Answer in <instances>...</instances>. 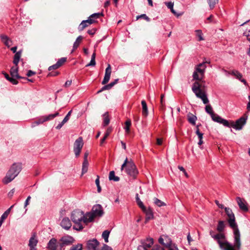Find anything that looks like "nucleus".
<instances>
[{
	"mask_svg": "<svg viewBox=\"0 0 250 250\" xmlns=\"http://www.w3.org/2000/svg\"><path fill=\"white\" fill-rule=\"evenodd\" d=\"M207 63H209V62H205L196 65L192 74L193 80L196 81L192 84V90L197 98L202 100L204 104H207L209 102L204 88L205 83L204 78Z\"/></svg>",
	"mask_w": 250,
	"mask_h": 250,
	"instance_id": "1",
	"label": "nucleus"
},
{
	"mask_svg": "<svg viewBox=\"0 0 250 250\" xmlns=\"http://www.w3.org/2000/svg\"><path fill=\"white\" fill-rule=\"evenodd\" d=\"M224 209L229 217L228 222L229 226L233 230L234 246L237 250H240L241 247V235L237 224L235 222L234 215L230 208L225 207Z\"/></svg>",
	"mask_w": 250,
	"mask_h": 250,
	"instance_id": "2",
	"label": "nucleus"
},
{
	"mask_svg": "<svg viewBox=\"0 0 250 250\" xmlns=\"http://www.w3.org/2000/svg\"><path fill=\"white\" fill-rule=\"evenodd\" d=\"M71 219L74 223L73 229L78 231L82 230L83 229L82 222L86 225L89 223V221L85 222V220L88 219V217L86 216V213L84 214L83 211L79 209L74 210L72 212Z\"/></svg>",
	"mask_w": 250,
	"mask_h": 250,
	"instance_id": "3",
	"label": "nucleus"
},
{
	"mask_svg": "<svg viewBox=\"0 0 250 250\" xmlns=\"http://www.w3.org/2000/svg\"><path fill=\"white\" fill-rule=\"evenodd\" d=\"M125 169L126 173L133 179L136 178L139 172L133 161L130 159L128 160L126 158L124 163L121 166V170Z\"/></svg>",
	"mask_w": 250,
	"mask_h": 250,
	"instance_id": "4",
	"label": "nucleus"
},
{
	"mask_svg": "<svg viewBox=\"0 0 250 250\" xmlns=\"http://www.w3.org/2000/svg\"><path fill=\"white\" fill-rule=\"evenodd\" d=\"M21 170V164H13L7 172L6 176L3 178L2 183L5 185L10 183L19 174Z\"/></svg>",
	"mask_w": 250,
	"mask_h": 250,
	"instance_id": "5",
	"label": "nucleus"
},
{
	"mask_svg": "<svg viewBox=\"0 0 250 250\" xmlns=\"http://www.w3.org/2000/svg\"><path fill=\"white\" fill-rule=\"evenodd\" d=\"M225 238V235L223 233L216 234L215 236H213V239L217 241L220 248L223 250H238L234 246V241L233 242V245L229 242L225 241L222 242L221 239Z\"/></svg>",
	"mask_w": 250,
	"mask_h": 250,
	"instance_id": "6",
	"label": "nucleus"
},
{
	"mask_svg": "<svg viewBox=\"0 0 250 250\" xmlns=\"http://www.w3.org/2000/svg\"><path fill=\"white\" fill-rule=\"evenodd\" d=\"M104 214V210L102 206L100 204H96L92 207L91 211L86 213V216L88 219L85 222L89 221V223L93 221L96 217H101Z\"/></svg>",
	"mask_w": 250,
	"mask_h": 250,
	"instance_id": "7",
	"label": "nucleus"
},
{
	"mask_svg": "<svg viewBox=\"0 0 250 250\" xmlns=\"http://www.w3.org/2000/svg\"><path fill=\"white\" fill-rule=\"evenodd\" d=\"M153 243V239L150 237L141 239L140 245L138 247L137 250H149Z\"/></svg>",
	"mask_w": 250,
	"mask_h": 250,
	"instance_id": "8",
	"label": "nucleus"
},
{
	"mask_svg": "<svg viewBox=\"0 0 250 250\" xmlns=\"http://www.w3.org/2000/svg\"><path fill=\"white\" fill-rule=\"evenodd\" d=\"M74 242V239L69 235L62 237L59 240V247L61 250H64V247L72 245Z\"/></svg>",
	"mask_w": 250,
	"mask_h": 250,
	"instance_id": "9",
	"label": "nucleus"
},
{
	"mask_svg": "<svg viewBox=\"0 0 250 250\" xmlns=\"http://www.w3.org/2000/svg\"><path fill=\"white\" fill-rule=\"evenodd\" d=\"M246 120L247 118L242 117L235 122L232 121H229V126H227V127H232L236 130H241L245 125Z\"/></svg>",
	"mask_w": 250,
	"mask_h": 250,
	"instance_id": "10",
	"label": "nucleus"
},
{
	"mask_svg": "<svg viewBox=\"0 0 250 250\" xmlns=\"http://www.w3.org/2000/svg\"><path fill=\"white\" fill-rule=\"evenodd\" d=\"M83 143L82 137L78 138L74 144V152L76 157L79 156L83 146Z\"/></svg>",
	"mask_w": 250,
	"mask_h": 250,
	"instance_id": "11",
	"label": "nucleus"
},
{
	"mask_svg": "<svg viewBox=\"0 0 250 250\" xmlns=\"http://www.w3.org/2000/svg\"><path fill=\"white\" fill-rule=\"evenodd\" d=\"M212 120L217 123L222 124L225 126H229V121L227 120L223 119L220 116L214 113L211 116Z\"/></svg>",
	"mask_w": 250,
	"mask_h": 250,
	"instance_id": "12",
	"label": "nucleus"
},
{
	"mask_svg": "<svg viewBox=\"0 0 250 250\" xmlns=\"http://www.w3.org/2000/svg\"><path fill=\"white\" fill-rule=\"evenodd\" d=\"M47 248L50 250H61L59 247V241L54 238L49 240L47 244Z\"/></svg>",
	"mask_w": 250,
	"mask_h": 250,
	"instance_id": "13",
	"label": "nucleus"
},
{
	"mask_svg": "<svg viewBox=\"0 0 250 250\" xmlns=\"http://www.w3.org/2000/svg\"><path fill=\"white\" fill-rule=\"evenodd\" d=\"M99 242L96 239L90 240L87 242V250H98L97 249Z\"/></svg>",
	"mask_w": 250,
	"mask_h": 250,
	"instance_id": "14",
	"label": "nucleus"
},
{
	"mask_svg": "<svg viewBox=\"0 0 250 250\" xmlns=\"http://www.w3.org/2000/svg\"><path fill=\"white\" fill-rule=\"evenodd\" d=\"M38 242L35 234H33L29 239L28 246L30 247V250H36V247Z\"/></svg>",
	"mask_w": 250,
	"mask_h": 250,
	"instance_id": "15",
	"label": "nucleus"
},
{
	"mask_svg": "<svg viewBox=\"0 0 250 250\" xmlns=\"http://www.w3.org/2000/svg\"><path fill=\"white\" fill-rule=\"evenodd\" d=\"M60 225L62 228L66 230L69 229L72 226L71 222L69 219L67 217L63 218L61 222Z\"/></svg>",
	"mask_w": 250,
	"mask_h": 250,
	"instance_id": "16",
	"label": "nucleus"
},
{
	"mask_svg": "<svg viewBox=\"0 0 250 250\" xmlns=\"http://www.w3.org/2000/svg\"><path fill=\"white\" fill-rule=\"evenodd\" d=\"M236 201L241 210L245 211H247L248 210V207L244 200L239 197H237L236 198Z\"/></svg>",
	"mask_w": 250,
	"mask_h": 250,
	"instance_id": "17",
	"label": "nucleus"
},
{
	"mask_svg": "<svg viewBox=\"0 0 250 250\" xmlns=\"http://www.w3.org/2000/svg\"><path fill=\"white\" fill-rule=\"evenodd\" d=\"M10 74L11 76L14 78L20 79L22 78L18 74V65H15L11 67L10 69Z\"/></svg>",
	"mask_w": 250,
	"mask_h": 250,
	"instance_id": "18",
	"label": "nucleus"
},
{
	"mask_svg": "<svg viewBox=\"0 0 250 250\" xmlns=\"http://www.w3.org/2000/svg\"><path fill=\"white\" fill-rule=\"evenodd\" d=\"M0 39L2 42L8 47H9L12 45V41L8 38V37L5 35H1Z\"/></svg>",
	"mask_w": 250,
	"mask_h": 250,
	"instance_id": "19",
	"label": "nucleus"
},
{
	"mask_svg": "<svg viewBox=\"0 0 250 250\" xmlns=\"http://www.w3.org/2000/svg\"><path fill=\"white\" fill-rule=\"evenodd\" d=\"M118 79H116L114 80V82H112L109 83L108 84L105 85L104 86L102 89L98 91V93H99L105 90H109L115 84H116L118 81Z\"/></svg>",
	"mask_w": 250,
	"mask_h": 250,
	"instance_id": "20",
	"label": "nucleus"
},
{
	"mask_svg": "<svg viewBox=\"0 0 250 250\" xmlns=\"http://www.w3.org/2000/svg\"><path fill=\"white\" fill-rule=\"evenodd\" d=\"M14 207V205L11 206L8 209H7L1 216L0 218V228L1 227L4 220L8 217L11 208Z\"/></svg>",
	"mask_w": 250,
	"mask_h": 250,
	"instance_id": "21",
	"label": "nucleus"
},
{
	"mask_svg": "<svg viewBox=\"0 0 250 250\" xmlns=\"http://www.w3.org/2000/svg\"><path fill=\"white\" fill-rule=\"evenodd\" d=\"M145 214L146 216V221H147L150 219H153V214L152 210L150 208L147 209L146 208L145 210L143 211Z\"/></svg>",
	"mask_w": 250,
	"mask_h": 250,
	"instance_id": "22",
	"label": "nucleus"
},
{
	"mask_svg": "<svg viewBox=\"0 0 250 250\" xmlns=\"http://www.w3.org/2000/svg\"><path fill=\"white\" fill-rule=\"evenodd\" d=\"M223 71L225 72L226 74H231L236 77L238 80H240L242 77V75L237 70H232L231 72L228 71L225 69H223Z\"/></svg>",
	"mask_w": 250,
	"mask_h": 250,
	"instance_id": "23",
	"label": "nucleus"
},
{
	"mask_svg": "<svg viewBox=\"0 0 250 250\" xmlns=\"http://www.w3.org/2000/svg\"><path fill=\"white\" fill-rule=\"evenodd\" d=\"M188 122L192 125H195L196 121L197 120V117L191 113H189L188 115Z\"/></svg>",
	"mask_w": 250,
	"mask_h": 250,
	"instance_id": "24",
	"label": "nucleus"
},
{
	"mask_svg": "<svg viewBox=\"0 0 250 250\" xmlns=\"http://www.w3.org/2000/svg\"><path fill=\"white\" fill-rule=\"evenodd\" d=\"M111 131H112V129L110 127H108L106 129V132L104 133V137L101 140V142H100L101 146H102L104 143L105 140L108 137L109 134L111 133Z\"/></svg>",
	"mask_w": 250,
	"mask_h": 250,
	"instance_id": "25",
	"label": "nucleus"
},
{
	"mask_svg": "<svg viewBox=\"0 0 250 250\" xmlns=\"http://www.w3.org/2000/svg\"><path fill=\"white\" fill-rule=\"evenodd\" d=\"M59 116V112H56L54 114H51L47 116H43L45 122L53 120L54 118Z\"/></svg>",
	"mask_w": 250,
	"mask_h": 250,
	"instance_id": "26",
	"label": "nucleus"
},
{
	"mask_svg": "<svg viewBox=\"0 0 250 250\" xmlns=\"http://www.w3.org/2000/svg\"><path fill=\"white\" fill-rule=\"evenodd\" d=\"M21 51H18L15 53L14 57V60H13V63L15 65H18V63L20 61V59L21 58Z\"/></svg>",
	"mask_w": 250,
	"mask_h": 250,
	"instance_id": "27",
	"label": "nucleus"
},
{
	"mask_svg": "<svg viewBox=\"0 0 250 250\" xmlns=\"http://www.w3.org/2000/svg\"><path fill=\"white\" fill-rule=\"evenodd\" d=\"M4 75L5 78L6 80L10 82L13 84H17L18 83V82L16 80V79L13 78L12 76L10 77L8 74L5 72L2 73Z\"/></svg>",
	"mask_w": 250,
	"mask_h": 250,
	"instance_id": "28",
	"label": "nucleus"
},
{
	"mask_svg": "<svg viewBox=\"0 0 250 250\" xmlns=\"http://www.w3.org/2000/svg\"><path fill=\"white\" fill-rule=\"evenodd\" d=\"M141 104L142 105V114L144 116H146L148 114V109L146 105V103L145 101L143 100L141 102Z\"/></svg>",
	"mask_w": 250,
	"mask_h": 250,
	"instance_id": "29",
	"label": "nucleus"
},
{
	"mask_svg": "<svg viewBox=\"0 0 250 250\" xmlns=\"http://www.w3.org/2000/svg\"><path fill=\"white\" fill-rule=\"evenodd\" d=\"M83 39V37L81 36H79L76 39V41L74 42L73 46V50L72 52L74 51L75 49H76L78 46H79L81 42Z\"/></svg>",
	"mask_w": 250,
	"mask_h": 250,
	"instance_id": "30",
	"label": "nucleus"
},
{
	"mask_svg": "<svg viewBox=\"0 0 250 250\" xmlns=\"http://www.w3.org/2000/svg\"><path fill=\"white\" fill-rule=\"evenodd\" d=\"M103 120H104V122H103L104 126H106L109 124V123L110 122V120H109L108 112H106L104 114Z\"/></svg>",
	"mask_w": 250,
	"mask_h": 250,
	"instance_id": "31",
	"label": "nucleus"
},
{
	"mask_svg": "<svg viewBox=\"0 0 250 250\" xmlns=\"http://www.w3.org/2000/svg\"><path fill=\"white\" fill-rule=\"evenodd\" d=\"M109 179L110 181L113 180L115 182H118L120 180V178L115 176L114 171H111L109 172Z\"/></svg>",
	"mask_w": 250,
	"mask_h": 250,
	"instance_id": "32",
	"label": "nucleus"
},
{
	"mask_svg": "<svg viewBox=\"0 0 250 250\" xmlns=\"http://www.w3.org/2000/svg\"><path fill=\"white\" fill-rule=\"evenodd\" d=\"M88 167V161H83L82 166V175L87 172Z\"/></svg>",
	"mask_w": 250,
	"mask_h": 250,
	"instance_id": "33",
	"label": "nucleus"
},
{
	"mask_svg": "<svg viewBox=\"0 0 250 250\" xmlns=\"http://www.w3.org/2000/svg\"><path fill=\"white\" fill-rule=\"evenodd\" d=\"M95 58H96V53L95 51L94 52V53L92 54L91 56V59L90 62L86 65V67L90 66H95L96 65V62H95Z\"/></svg>",
	"mask_w": 250,
	"mask_h": 250,
	"instance_id": "34",
	"label": "nucleus"
},
{
	"mask_svg": "<svg viewBox=\"0 0 250 250\" xmlns=\"http://www.w3.org/2000/svg\"><path fill=\"white\" fill-rule=\"evenodd\" d=\"M225 223L223 221H219L218 222V224L217 227V230L220 232H221L223 231L224 228H225Z\"/></svg>",
	"mask_w": 250,
	"mask_h": 250,
	"instance_id": "35",
	"label": "nucleus"
},
{
	"mask_svg": "<svg viewBox=\"0 0 250 250\" xmlns=\"http://www.w3.org/2000/svg\"><path fill=\"white\" fill-rule=\"evenodd\" d=\"M153 200H154V203L159 207L166 206V204L165 203H164V202L162 201L161 200H159V199H158L157 198H154L153 199Z\"/></svg>",
	"mask_w": 250,
	"mask_h": 250,
	"instance_id": "36",
	"label": "nucleus"
},
{
	"mask_svg": "<svg viewBox=\"0 0 250 250\" xmlns=\"http://www.w3.org/2000/svg\"><path fill=\"white\" fill-rule=\"evenodd\" d=\"M210 9H213L215 5L218 3L219 0H207Z\"/></svg>",
	"mask_w": 250,
	"mask_h": 250,
	"instance_id": "37",
	"label": "nucleus"
},
{
	"mask_svg": "<svg viewBox=\"0 0 250 250\" xmlns=\"http://www.w3.org/2000/svg\"><path fill=\"white\" fill-rule=\"evenodd\" d=\"M110 234V231L105 230L102 233V237L104 239L105 243L108 242V237Z\"/></svg>",
	"mask_w": 250,
	"mask_h": 250,
	"instance_id": "38",
	"label": "nucleus"
},
{
	"mask_svg": "<svg viewBox=\"0 0 250 250\" xmlns=\"http://www.w3.org/2000/svg\"><path fill=\"white\" fill-rule=\"evenodd\" d=\"M89 25L88 24L87 22H86L84 21H83L82 22L79 26L78 29L80 31L83 30L85 28L88 26Z\"/></svg>",
	"mask_w": 250,
	"mask_h": 250,
	"instance_id": "39",
	"label": "nucleus"
},
{
	"mask_svg": "<svg viewBox=\"0 0 250 250\" xmlns=\"http://www.w3.org/2000/svg\"><path fill=\"white\" fill-rule=\"evenodd\" d=\"M131 125V121L130 120H127L125 122V131L126 133H129V132H130V125Z\"/></svg>",
	"mask_w": 250,
	"mask_h": 250,
	"instance_id": "40",
	"label": "nucleus"
},
{
	"mask_svg": "<svg viewBox=\"0 0 250 250\" xmlns=\"http://www.w3.org/2000/svg\"><path fill=\"white\" fill-rule=\"evenodd\" d=\"M205 110L207 113L210 115V116L214 113L213 111L212 108L210 104H208L206 106Z\"/></svg>",
	"mask_w": 250,
	"mask_h": 250,
	"instance_id": "41",
	"label": "nucleus"
},
{
	"mask_svg": "<svg viewBox=\"0 0 250 250\" xmlns=\"http://www.w3.org/2000/svg\"><path fill=\"white\" fill-rule=\"evenodd\" d=\"M45 120H44V119L43 118V116H42V117H41L40 119H39L37 121H36V122H35L32 125V127H34L36 125H39L41 124H42L44 122H45Z\"/></svg>",
	"mask_w": 250,
	"mask_h": 250,
	"instance_id": "42",
	"label": "nucleus"
},
{
	"mask_svg": "<svg viewBox=\"0 0 250 250\" xmlns=\"http://www.w3.org/2000/svg\"><path fill=\"white\" fill-rule=\"evenodd\" d=\"M83 250V246L81 244H78L77 245H73L70 249L69 250Z\"/></svg>",
	"mask_w": 250,
	"mask_h": 250,
	"instance_id": "43",
	"label": "nucleus"
},
{
	"mask_svg": "<svg viewBox=\"0 0 250 250\" xmlns=\"http://www.w3.org/2000/svg\"><path fill=\"white\" fill-rule=\"evenodd\" d=\"M110 75L104 74V79L102 82V84H105L107 83L110 79Z\"/></svg>",
	"mask_w": 250,
	"mask_h": 250,
	"instance_id": "44",
	"label": "nucleus"
},
{
	"mask_svg": "<svg viewBox=\"0 0 250 250\" xmlns=\"http://www.w3.org/2000/svg\"><path fill=\"white\" fill-rule=\"evenodd\" d=\"M103 14L102 13H94L90 16V18H92L93 19H94L95 21L96 19L99 18L101 16H102Z\"/></svg>",
	"mask_w": 250,
	"mask_h": 250,
	"instance_id": "45",
	"label": "nucleus"
},
{
	"mask_svg": "<svg viewBox=\"0 0 250 250\" xmlns=\"http://www.w3.org/2000/svg\"><path fill=\"white\" fill-rule=\"evenodd\" d=\"M140 18H143L146 20L147 21H150V18L145 14L137 16L136 17L137 20H138Z\"/></svg>",
	"mask_w": 250,
	"mask_h": 250,
	"instance_id": "46",
	"label": "nucleus"
},
{
	"mask_svg": "<svg viewBox=\"0 0 250 250\" xmlns=\"http://www.w3.org/2000/svg\"><path fill=\"white\" fill-rule=\"evenodd\" d=\"M66 59L65 57L62 58L58 61L57 63L60 67L66 61Z\"/></svg>",
	"mask_w": 250,
	"mask_h": 250,
	"instance_id": "47",
	"label": "nucleus"
},
{
	"mask_svg": "<svg viewBox=\"0 0 250 250\" xmlns=\"http://www.w3.org/2000/svg\"><path fill=\"white\" fill-rule=\"evenodd\" d=\"M95 183L97 187V190L98 192H100L101 191V188L100 186V181H99V176H97V178L95 180Z\"/></svg>",
	"mask_w": 250,
	"mask_h": 250,
	"instance_id": "48",
	"label": "nucleus"
},
{
	"mask_svg": "<svg viewBox=\"0 0 250 250\" xmlns=\"http://www.w3.org/2000/svg\"><path fill=\"white\" fill-rule=\"evenodd\" d=\"M197 33V36L198 37V41H201L204 40V39L202 37V33L201 30H198L196 31Z\"/></svg>",
	"mask_w": 250,
	"mask_h": 250,
	"instance_id": "49",
	"label": "nucleus"
},
{
	"mask_svg": "<svg viewBox=\"0 0 250 250\" xmlns=\"http://www.w3.org/2000/svg\"><path fill=\"white\" fill-rule=\"evenodd\" d=\"M164 241V240L162 237H160L159 238L158 241H159V243H160L161 244L163 245V246H164L166 247L169 246V243L167 242V243H165Z\"/></svg>",
	"mask_w": 250,
	"mask_h": 250,
	"instance_id": "50",
	"label": "nucleus"
},
{
	"mask_svg": "<svg viewBox=\"0 0 250 250\" xmlns=\"http://www.w3.org/2000/svg\"><path fill=\"white\" fill-rule=\"evenodd\" d=\"M111 73V67L109 64H108L107 67L105 69V74L110 75Z\"/></svg>",
	"mask_w": 250,
	"mask_h": 250,
	"instance_id": "51",
	"label": "nucleus"
},
{
	"mask_svg": "<svg viewBox=\"0 0 250 250\" xmlns=\"http://www.w3.org/2000/svg\"><path fill=\"white\" fill-rule=\"evenodd\" d=\"M137 203L138 206L141 208L142 211L146 209V207L144 206L143 203L141 201H139V202H138Z\"/></svg>",
	"mask_w": 250,
	"mask_h": 250,
	"instance_id": "52",
	"label": "nucleus"
},
{
	"mask_svg": "<svg viewBox=\"0 0 250 250\" xmlns=\"http://www.w3.org/2000/svg\"><path fill=\"white\" fill-rule=\"evenodd\" d=\"M71 113H72V110H70L68 112V113L67 114V115H66V116L64 117V118L63 120L64 121V122H65L66 123L67 122V121L69 120Z\"/></svg>",
	"mask_w": 250,
	"mask_h": 250,
	"instance_id": "53",
	"label": "nucleus"
},
{
	"mask_svg": "<svg viewBox=\"0 0 250 250\" xmlns=\"http://www.w3.org/2000/svg\"><path fill=\"white\" fill-rule=\"evenodd\" d=\"M203 133L201 134H199V135H198V138H199V142L198 143V144L199 146H201L203 144Z\"/></svg>",
	"mask_w": 250,
	"mask_h": 250,
	"instance_id": "54",
	"label": "nucleus"
},
{
	"mask_svg": "<svg viewBox=\"0 0 250 250\" xmlns=\"http://www.w3.org/2000/svg\"><path fill=\"white\" fill-rule=\"evenodd\" d=\"M86 22H87L88 24L90 25L91 24H93L96 22V21H95L94 19H93L92 18H90V17L88 18V20H85Z\"/></svg>",
	"mask_w": 250,
	"mask_h": 250,
	"instance_id": "55",
	"label": "nucleus"
},
{
	"mask_svg": "<svg viewBox=\"0 0 250 250\" xmlns=\"http://www.w3.org/2000/svg\"><path fill=\"white\" fill-rule=\"evenodd\" d=\"M59 67H60V66L56 63H55V64H54L49 66V68H48V70L51 71V70H53V69H58Z\"/></svg>",
	"mask_w": 250,
	"mask_h": 250,
	"instance_id": "56",
	"label": "nucleus"
},
{
	"mask_svg": "<svg viewBox=\"0 0 250 250\" xmlns=\"http://www.w3.org/2000/svg\"><path fill=\"white\" fill-rule=\"evenodd\" d=\"M167 247L169 248L168 250H179L178 248L175 245H172L171 243L169 244V246Z\"/></svg>",
	"mask_w": 250,
	"mask_h": 250,
	"instance_id": "57",
	"label": "nucleus"
},
{
	"mask_svg": "<svg viewBox=\"0 0 250 250\" xmlns=\"http://www.w3.org/2000/svg\"><path fill=\"white\" fill-rule=\"evenodd\" d=\"M151 250H165L164 249L159 245H155L153 246L152 248H151Z\"/></svg>",
	"mask_w": 250,
	"mask_h": 250,
	"instance_id": "58",
	"label": "nucleus"
},
{
	"mask_svg": "<svg viewBox=\"0 0 250 250\" xmlns=\"http://www.w3.org/2000/svg\"><path fill=\"white\" fill-rule=\"evenodd\" d=\"M65 123H66V122H64V121H63V120H62V122H61L60 123H59V124L56 126V128L57 129H58V130L60 129L62 127V126L63 125H64Z\"/></svg>",
	"mask_w": 250,
	"mask_h": 250,
	"instance_id": "59",
	"label": "nucleus"
},
{
	"mask_svg": "<svg viewBox=\"0 0 250 250\" xmlns=\"http://www.w3.org/2000/svg\"><path fill=\"white\" fill-rule=\"evenodd\" d=\"M165 4L169 9H172L173 7V3L172 2H166Z\"/></svg>",
	"mask_w": 250,
	"mask_h": 250,
	"instance_id": "60",
	"label": "nucleus"
},
{
	"mask_svg": "<svg viewBox=\"0 0 250 250\" xmlns=\"http://www.w3.org/2000/svg\"><path fill=\"white\" fill-rule=\"evenodd\" d=\"M102 250H113L112 248L106 244H104Z\"/></svg>",
	"mask_w": 250,
	"mask_h": 250,
	"instance_id": "61",
	"label": "nucleus"
},
{
	"mask_svg": "<svg viewBox=\"0 0 250 250\" xmlns=\"http://www.w3.org/2000/svg\"><path fill=\"white\" fill-rule=\"evenodd\" d=\"M96 32V29L95 28H93L91 30H88L87 31V33L91 35H93Z\"/></svg>",
	"mask_w": 250,
	"mask_h": 250,
	"instance_id": "62",
	"label": "nucleus"
},
{
	"mask_svg": "<svg viewBox=\"0 0 250 250\" xmlns=\"http://www.w3.org/2000/svg\"><path fill=\"white\" fill-rule=\"evenodd\" d=\"M35 74L36 73L35 72L30 70L27 72L26 75L28 77H31L32 75H35Z\"/></svg>",
	"mask_w": 250,
	"mask_h": 250,
	"instance_id": "63",
	"label": "nucleus"
},
{
	"mask_svg": "<svg viewBox=\"0 0 250 250\" xmlns=\"http://www.w3.org/2000/svg\"><path fill=\"white\" fill-rule=\"evenodd\" d=\"M71 83H72L71 80L67 81L64 84V86L66 87H69L71 84Z\"/></svg>",
	"mask_w": 250,
	"mask_h": 250,
	"instance_id": "64",
	"label": "nucleus"
}]
</instances>
